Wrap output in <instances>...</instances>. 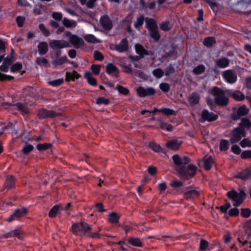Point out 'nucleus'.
I'll list each match as a JSON object with an SVG mask.
<instances>
[{
	"label": "nucleus",
	"mask_w": 251,
	"mask_h": 251,
	"mask_svg": "<svg viewBox=\"0 0 251 251\" xmlns=\"http://www.w3.org/2000/svg\"><path fill=\"white\" fill-rule=\"evenodd\" d=\"M164 51L167 57L176 56L177 54V47L174 44H168L165 46Z\"/></svg>",
	"instance_id": "obj_14"
},
{
	"label": "nucleus",
	"mask_w": 251,
	"mask_h": 251,
	"mask_svg": "<svg viewBox=\"0 0 251 251\" xmlns=\"http://www.w3.org/2000/svg\"><path fill=\"white\" fill-rule=\"evenodd\" d=\"M160 29L164 31H168L171 29L169 26V23L168 22H162L160 24Z\"/></svg>",
	"instance_id": "obj_62"
},
{
	"label": "nucleus",
	"mask_w": 251,
	"mask_h": 251,
	"mask_svg": "<svg viewBox=\"0 0 251 251\" xmlns=\"http://www.w3.org/2000/svg\"><path fill=\"white\" fill-rule=\"evenodd\" d=\"M241 158L243 159L251 158V150L244 151L241 154Z\"/></svg>",
	"instance_id": "obj_61"
},
{
	"label": "nucleus",
	"mask_w": 251,
	"mask_h": 251,
	"mask_svg": "<svg viewBox=\"0 0 251 251\" xmlns=\"http://www.w3.org/2000/svg\"><path fill=\"white\" fill-rule=\"evenodd\" d=\"M144 21V17L143 15L140 16L136 20V21L134 24V26L136 29L139 28L140 26H141L143 24Z\"/></svg>",
	"instance_id": "obj_51"
},
{
	"label": "nucleus",
	"mask_w": 251,
	"mask_h": 251,
	"mask_svg": "<svg viewBox=\"0 0 251 251\" xmlns=\"http://www.w3.org/2000/svg\"><path fill=\"white\" fill-rule=\"evenodd\" d=\"M246 128L247 129L250 130L251 128V122L247 118H243L241 119V122L239 124L238 127Z\"/></svg>",
	"instance_id": "obj_37"
},
{
	"label": "nucleus",
	"mask_w": 251,
	"mask_h": 251,
	"mask_svg": "<svg viewBox=\"0 0 251 251\" xmlns=\"http://www.w3.org/2000/svg\"><path fill=\"white\" fill-rule=\"evenodd\" d=\"M200 100V96L197 92H193L190 96L188 101L191 106L197 104Z\"/></svg>",
	"instance_id": "obj_30"
},
{
	"label": "nucleus",
	"mask_w": 251,
	"mask_h": 251,
	"mask_svg": "<svg viewBox=\"0 0 251 251\" xmlns=\"http://www.w3.org/2000/svg\"><path fill=\"white\" fill-rule=\"evenodd\" d=\"M16 178L14 176L9 175L6 177V179L4 184V188L11 189L15 187Z\"/></svg>",
	"instance_id": "obj_25"
},
{
	"label": "nucleus",
	"mask_w": 251,
	"mask_h": 251,
	"mask_svg": "<svg viewBox=\"0 0 251 251\" xmlns=\"http://www.w3.org/2000/svg\"><path fill=\"white\" fill-rule=\"evenodd\" d=\"M85 40L90 43H98L99 41L97 40V38L93 34H87L84 36Z\"/></svg>",
	"instance_id": "obj_47"
},
{
	"label": "nucleus",
	"mask_w": 251,
	"mask_h": 251,
	"mask_svg": "<svg viewBox=\"0 0 251 251\" xmlns=\"http://www.w3.org/2000/svg\"><path fill=\"white\" fill-rule=\"evenodd\" d=\"M216 65L221 69L227 67L229 65V60L226 57L218 58L215 61Z\"/></svg>",
	"instance_id": "obj_26"
},
{
	"label": "nucleus",
	"mask_w": 251,
	"mask_h": 251,
	"mask_svg": "<svg viewBox=\"0 0 251 251\" xmlns=\"http://www.w3.org/2000/svg\"><path fill=\"white\" fill-rule=\"evenodd\" d=\"M37 47L39 53L41 55H44L48 52L49 46L46 42H40Z\"/></svg>",
	"instance_id": "obj_29"
},
{
	"label": "nucleus",
	"mask_w": 251,
	"mask_h": 251,
	"mask_svg": "<svg viewBox=\"0 0 251 251\" xmlns=\"http://www.w3.org/2000/svg\"><path fill=\"white\" fill-rule=\"evenodd\" d=\"M64 82L63 78H59L52 81H49V85L53 87H58Z\"/></svg>",
	"instance_id": "obj_53"
},
{
	"label": "nucleus",
	"mask_w": 251,
	"mask_h": 251,
	"mask_svg": "<svg viewBox=\"0 0 251 251\" xmlns=\"http://www.w3.org/2000/svg\"><path fill=\"white\" fill-rule=\"evenodd\" d=\"M216 43V41L213 37H207L204 39L203 44L207 48L211 47Z\"/></svg>",
	"instance_id": "obj_35"
},
{
	"label": "nucleus",
	"mask_w": 251,
	"mask_h": 251,
	"mask_svg": "<svg viewBox=\"0 0 251 251\" xmlns=\"http://www.w3.org/2000/svg\"><path fill=\"white\" fill-rule=\"evenodd\" d=\"M152 74L154 76L159 78L164 75V72L160 68H157L152 71Z\"/></svg>",
	"instance_id": "obj_50"
},
{
	"label": "nucleus",
	"mask_w": 251,
	"mask_h": 251,
	"mask_svg": "<svg viewBox=\"0 0 251 251\" xmlns=\"http://www.w3.org/2000/svg\"><path fill=\"white\" fill-rule=\"evenodd\" d=\"M160 113H163L167 117L172 115H175L176 114V112L174 109L169 108H161V110H160Z\"/></svg>",
	"instance_id": "obj_45"
},
{
	"label": "nucleus",
	"mask_w": 251,
	"mask_h": 251,
	"mask_svg": "<svg viewBox=\"0 0 251 251\" xmlns=\"http://www.w3.org/2000/svg\"><path fill=\"white\" fill-rule=\"evenodd\" d=\"M137 92L140 97L143 98L154 95L155 90L152 87L145 88L142 86H139L137 89Z\"/></svg>",
	"instance_id": "obj_11"
},
{
	"label": "nucleus",
	"mask_w": 251,
	"mask_h": 251,
	"mask_svg": "<svg viewBox=\"0 0 251 251\" xmlns=\"http://www.w3.org/2000/svg\"><path fill=\"white\" fill-rule=\"evenodd\" d=\"M174 163L177 166L176 168V171L180 176L184 180H189L193 177L197 172V167L192 164H189L187 166L182 165V159L178 154H175L172 156Z\"/></svg>",
	"instance_id": "obj_1"
},
{
	"label": "nucleus",
	"mask_w": 251,
	"mask_h": 251,
	"mask_svg": "<svg viewBox=\"0 0 251 251\" xmlns=\"http://www.w3.org/2000/svg\"><path fill=\"white\" fill-rule=\"evenodd\" d=\"M249 109L248 108L246 105H242L240 106L236 111H234L231 114V118L233 121H237L239 120L242 116H245L248 114Z\"/></svg>",
	"instance_id": "obj_8"
},
{
	"label": "nucleus",
	"mask_w": 251,
	"mask_h": 251,
	"mask_svg": "<svg viewBox=\"0 0 251 251\" xmlns=\"http://www.w3.org/2000/svg\"><path fill=\"white\" fill-rule=\"evenodd\" d=\"M242 148L251 147V141L249 138H245L240 143Z\"/></svg>",
	"instance_id": "obj_63"
},
{
	"label": "nucleus",
	"mask_w": 251,
	"mask_h": 251,
	"mask_svg": "<svg viewBox=\"0 0 251 251\" xmlns=\"http://www.w3.org/2000/svg\"><path fill=\"white\" fill-rule=\"evenodd\" d=\"M220 150L221 151H226L229 148V142L226 139H222L219 145Z\"/></svg>",
	"instance_id": "obj_41"
},
{
	"label": "nucleus",
	"mask_w": 251,
	"mask_h": 251,
	"mask_svg": "<svg viewBox=\"0 0 251 251\" xmlns=\"http://www.w3.org/2000/svg\"><path fill=\"white\" fill-rule=\"evenodd\" d=\"M14 79V76L7 75L6 74L1 73L0 72V81H4L6 80H11Z\"/></svg>",
	"instance_id": "obj_59"
},
{
	"label": "nucleus",
	"mask_w": 251,
	"mask_h": 251,
	"mask_svg": "<svg viewBox=\"0 0 251 251\" xmlns=\"http://www.w3.org/2000/svg\"><path fill=\"white\" fill-rule=\"evenodd\" d=\"M190 187L189 186L186 188V189L187 191L184 192V193H183L184 198L187 200H192V199H194L198 198L200 196V194H201L200 192H199L196 190H189L188 189Z\"/></svg>",
	"instance_id": "obj_15"
},
{
	"label": "nucleus",
	"mask_w": 251,
	"mask_h": 251,
	"mask_svg": "<svg viewBox=\"0 0 251 251\" xmlns=\"http://www.w3.org/2000/svg\"><path fill=\"white\" fill-rule=\"evenodd\" d=\"M28 213V210L25 207L16 209L11 215L6 219V221L11 223L14 221L19 220L24 217Z\"/></svg>",
	"instance_id": "obj_7"
},
{
	"label": "nucleus",
	"mask_w": 251,
	"mask_h": 251,
	"mask_svg": "<svg viewBox=\"0 0 251 251\" xmlns=\"http://www.w3.org/2000/svg\"><path fill=\"white\" fill-rule=\"evenodd\" d=\"M50 47L53 50H57L55 52V55L56 58L60 57L62 51L60 50L63 48H69L71 47L69 43L64 40H53L49 43Z\"/></svg>",
	"instance_id": "obj_6"
},
{
	"label": "nucleus",
	"mask_w": 251,
	"mask_h": 251,
	"mask_svg": "<svg viewBox=\"0 0 251 251\" xmlns=\"http://www.w3.org/2000/svg\"><path fill=\"white\" fill-rule=\"evenodd\" d=\"M222 76L225 81L229 84H234L237 80V75L232 70H227L224 71Z\"/></svg>",
	"instance_id": "obj_9"
},
{
	"label": "nucleus",
	"mask_w": 251,
	"mask_h": 251,
	"mask_svg": "<svg viewBox=\"0 0 251 251\" xmlns=\"http://www.w3.org/2000/svg\"><path fill=\"white\" fill-rule=\"evenodd\" d=\"M149 147L155 152L165 153L166 152L164 149L162 148L159 144L154 142H150Z\"/></svg>",
	"instance_id": "obj_31"
},
{
	"label": "nucleus",
	"mask_w": 251,
	"mask_h": 251,
	"mask_svg": "<svg viewBox=\"0 0 251 251\" xmlns=\"http://www.w3.org/2000/svg\"><path fill=\"white\" fill-rule=\"evenodd\" d=\"M34 150V146L31 144L25 145L22 148V152L25 155H27Z\"/></svg>",
	"instance_id": "obj_46"
},
{
	"label": "nucleus",
	"mask_w": 251,
	"mask_h": 251,
	"mask_svg": "<svg viewBox=\"0 0 251 251\" xmlns=\"http://www.w3.org/2000/svg\"><path fill=\"white\" fill-rule=\"evenodd\" d=\"M231 137L230 141L232 144L236 143L241 140V136L238 132L233 131V129L231 132Z\"/></svg>",
	"instance_id": "obj_42"
},
{
	"label": "nucleus",
	"mask_w": 251,
	"mask_h": 251,
	"mask_svg": "<svg viewBox=\"0 0 251 251\" xmlns=\"http://www.w3.org/2000/svg\"><path fill=\"white\" fill-rule=\"evenodd\" d=\"M56 116L57 114L55 112L51 110H48L46 109H43L40 110L38 112V116L40 119H43L48 117L54 118Z\"/></svg>",
	"instance_id": "obj_22"
},
{
	"label": "nucleus",
	"mask_w": 251,
	"mask_h": 251,
	"mask_svg": "<svg viewBox=\"0 0 251 251\" xmlns=\"http://www.w3.org/2000/svg\"><path fill=\"white\" fill-rule=\"evenodd\" d=\"M202 161L203 167L206 171H209L214 163L213 158L211 156H205L202 158Z\"/></svg>",
	"instance_id": "obj_24"
},
{
	"label": "nucleus",
	"mask_w": 251,
	"mask_h": 251,
	"mask_svg": "<svg viewBox=\"0 0 251 251\" xmlns=\"http://www.w3.org/2000/svg\"><path fill=\"white\" fill-rule=\"evenodd\" d=\"M62 24L66 27L70 28L75 27L76 25V22L73 20H69L64 18L62 20Z\"/></svg>",
	"instance_id": "obj_43"
},
{
	"label": "nucleus",
	"mask_w": 251,
	"mask_h": 251,
	"mask_svg": "<svg viewBox=\"0 0 251 251\" xmlns=\"http://www.w3.org/2000/svg\"><path fill=\"white\" fill-rule=\"evenodd\" d=\"M106 72L108 75L118 78L119 70L118 68L112 63H108L106 66Z\"/></svg>",
	"instance_id": "obj_16"
},
{
	"label": "nucleus",
	"mask_w": 251,
	"mask_h": 251,
	"mask_svg": "<svg viewBox=\"0 0 251 251\" xmlns=\"http://www.w3.org/2000/svg\"><path fill=\"white\" fill-rule=\"evenodd\" d=\"M52 146L51 143H45L43 144H38L36 148L39 151H45L49 149H50Z\"/></svg>",
	"instance_id": "obj_38"
},
{
	"label": "nucleus",
	"mask_w": 251,
	"mask_h": 251,
	"mask_svg": "<svg viewBox=\"0 0 251 251\" xmlns=\"http://www.w3.org/2000/svg\"><path fill=\"white\" fill-rule=\"evenodd\" d=\"M117 89L120 94L124 95H127L129 93L128 89L120 85L117 86Z\"/></svg>",
	"instance_id": "obj_57"
},
{
	"label": "nucleus",
	"mask_w": 251,
	"mask_h": 251,
	"mask_svg": "<svg viewBox=\"0 0 251 251\" xmlns=\"http://www.w3.org/2000/svg\"><path fill=\"white\" fill-rule=\"evenodd\" d=\"M226 94L232 97L234 100L238 101H242L245 98V95L241 91L238 90L234 91L228 90L226 91Z\"/></svg>",
	"instance_id": "obj_20"
},
{
	"label": "nucleus",
	"mask_w": 251,
	"mask_h": 251,
	"mask_svg": "<svg viewBox=\"0 0 251 251\" xmlns=\"http://www.w3.org/2000/svg\"><path fill=\"white\" fill-rule=\"evenodd\" d=\"M109 103V100L104 97H100L96 100V104L98 105L104 104L105 105H108Z\"/></svg>",
	"instance_id": "obj_49"
},
{
	"label": "nucleus",
	"mask_w": 251,
	"mask_h": 251,
	"mask_svg": "<svg viewBox=\"0 0 251 251\" xmlns=\"http://www.w3.org/2000/svg\"><path fill=\"white\" fill-rule=\"evenodd\" d=\"M201 118L203 121L213 122L218 118V115L212 112H209L207 109H203L201 114Z\"/></svg>",
	"instance_id": "obj_10"
},
{
	"label": "nucleus",
	"mask_w": 251,
	"mask_h": 251,
	"mask_svg": "<svg viewBox=\"0 0 251 251\" xmlns=\"http://www.w3.org/2000/svg\"><path fill=\"white\" fill-rule=\"evenodd\" d=\"M94 57L96 60L102 61L104 59V56L102 53L98 50H95L94 53Z\"/></svg>",
	"instance_id": "obj_58"
},
{
	"label": "nucleus",
	"mask_w": 251,
	"mask_h": 251,
	"mask_svg": "<svg viewBox=\"0 0 251 251\" xmlns=\"http://www.w3.org/2000/svg\"><path fill=\"white\" fill-rule=\"evenodd\" d=\"M25 19L24 17L21 16H18L16 17V21L19 27H22L23 26Z\"/></svg>",
	"instance_id": "obj_64"
},
{
	"label": "nucleus",
	"mask_w": 251,
	"mask_h": 251,
	"mask_svg": "<svg viewBox=\"0 0 251 251\" xmlns=\"http://www.w3.org/2000/svg\"><path fill=\"white\" fill-rule=\"evenodd\" d=\"M241 215L244 218H249L251 215V210L248 208H242L241 209Z\"/></svg>",
	"instance_id": "obj_55"
},
{
	"label": "nucleus",
	"mask_w": 251,
	"mask_h": 251,
	"mask_svg": "<svg viewBox=\"0 0 251 251\" xmlns=\"http://www.w3.org/2000/svg\"><path fill=\"white\" fill-rule=\"evenodd\" d=\"M160 89L164 92H168L170 89V86L167 83L162 82L159 84Z\"/></svg>",
	"instance_id": "obj_60"
},
{
	"label": "nucleus",
	"mask_w": 251,
	"mask_h": 251,
	"mask_svg": "<svg viewBox=\"0 0 251 251\" xmlns=\"http://www.w3.org/2000/svg\"><path fill=\"white\" fill-rule=\"evenodd\" d=\"M100 24L105 30L109 31L113 27L112 21L107 15L102 16L100 18Z\"/></svg>",
	"instance_id": "obj_12"
},
{
	"label": "nucleus",
	"mask_w": 251,
	"mask_h": 251,
	"mask_svg": "<svg viewBox=\"0 0 251 251\" xmlns=\"http://www.w3.org/2000/svg\"><path fill=\"white\" fill-rule=\"evenodd\" d=\"M155 121L159 123V128L160 129L169 132H171L173 130V126L170 124H168L163 121L162 118H156Z\"/></svg>",
	"instance_id": "obj_23"
},
{
	"label": "nucleus",
	"mask_w": 251,
	"mask_h": 251,
	"mask_svg": "<svg viewBox=\"0 0 251 251\" xmlns=\"http://www.w3.org/2000/svg\"><path fill=\"white\" fill-rule=\"evenodd\" d=\"M146 27L148 29L151 38L155 42L160 39V35L158 31V26L155 21L150 18L146 19Z\"/></svg>",
	"instance_id": "obj_3"
},
{
	"label": "nucleus",
	"mask_w": 251,
	"mask_h": 251,
	"mask_svg": "<svg viewBox=\"0 0 251 251\" xmlns=\"http://www.w3.org/2000/svg\"><path fill=\"white\" fill-rule=\"evenodd\" d=\"M23 68L21 63L17 62L11 65L10 67V71L12 73H16L21 70Z\"/></svg>",
	"instance_id": "obj_48"
},
{
	"label": "nucleus",
	"mask_w": 251,
	"mask_h": 251,
	"mask_svg": "<svg viewBox=\"0 0 251 251\" xmlns=\"http://www.w3.org/2000/svg\"><path fill=\"white\" fill-rule=\"evenodd\" d=\"M211 94L214 97V102L220 107H225L228 105L229 99L226 96V91L217 86L213 87L211 91Z\"/></svg>",
	"instance_id": "obj_2"
},
{
	"label": "nucleus",
	"mask_w": 251,
	"mask_h": 251,
	"mask_svg": "<svg viewBox=\"0 0 251 251\" xmlns=\"http://www.w3.org/2000/svg\"><path fill=\"white\" fill-rule=\"evenodd\" d=\"M3 63L0 66V70L3 72H7L10 65L12 64L13 62V57L11 56H7L6 57H4V59L2 60Z\"/></svg>",
	"instance_id": "obj_17"
},
{
	"label": "nucleus",
	"mask_w": 251,
	"mask_h": 251,
	"mask_svg": "<svg viewBox=\"0 0 251 251\" xmlns=\"http://www.w3.org/2000/svg\"><path fill=\"white\" fill-rule=\"evenodd\" d=\"M127 243L133 246L137 247H143V243L138 238L129 237L128 239Z\"/></svg>",
	"instance_id": "obj_32"
},
{
	"label": "nucleus",
	"mask_w": 251,
	"mask_h": 251,
	"mask_svg": "<svg viewBox=\"0 0 251 251\" xmlns=\"http://www.w3.org/2000/svg\"><path fill=\"white\" fill-rule=\"evenodd\" d=\"M69 42L75 49H79L84 45V42L83 39L76 35H73L70 37Z\"/></svg>",
	"instance_id": "obj_13"
},
{
	"label": "nucleus",
	"mask_w": 251,
	"mask_h": 251,
	"mask_svg": "<svg viewBox=\"0 0 251 251\" xmlns=\"http://www.w3.org/2000/svg\"><path fill=\"white\" fill-rule=\"evenodd\" d=\"M164 72V75L166 76H169L172 74L175 73V69L172 64H170L168 67L165 69Z\"/></svg>",
	"instance_id": "obj_52"
},
{
	"label": "nucleus",
	"mask_w": 251,
	"mask_h": 251,
	"mask_svg": "<svg viewBox=\"0 0 251 251\" xmlns=\"http://www.w3.org/2000/svg\"><path fill=\"white\" fill-rule=\"evenodd\" d=\"M182 142L178 139H173L168 141L166 146L168 149L171 150H177L182 144Z\"/></svg>",
	"instance_id": "obj_27"
},
{
	"label": "nucleus",
	"mask_w": 251,
	"mask_h": 251,
	"mask_svg": "<svg viewBox=\"0 0 251 251\" xmlns=\"http://www.w3.org/2000/svg\"><path fill=\"white\" fill-rule=\"evenodd\" d=\"M250 177H251V171L249 168H246L241 172H238L234 176L235 178L245 181L248 180Z\"/></svg>",
	"instance_id": "obj_18"
},
{
	"label": "nucleus",
	"mask_w": 251,
	"mask_h": 251,
	"mask_svg": "<svg viewBox=\"0 0 251 251\" xmlns=\"http://www.w3.org/2000/svg\"><path fill=\"white\" fill-rule=\"evenodd\" d=\"M128 49V41L126 38H123L120 42L115 45V50L119 52H124Z\"/></svg>",
	"instance_id": "obj_19"
},
{
	"label": "nucleus",
	"mask_w": 251,
	"mask_h": 251,
	"mask_svg": "<svg viewBox=\"0 0 251 251\" xmlns=\"http://www.w3.org/2000/svg\"><path fill=\"white\" fill-rule=\"evenodd\" d=\"M209 249V243L205 239H201L200 242L199 251H210Z\"/></svg>",
	"instance_id": "obj_39"
},
{
	"label": "nucleus",
	"mask_w": 251,
	"mask_h": 251,
	"mask_svg": "<svg viewBox=\"0 0 251 251\" xmlns=\"http://www.w3.org/2000/svg\"><path fill=\"white\" fill-rule=\"evenodd\" d=\"M71 228L74 235L79 236H84L92 230L91 226L83 222L73 224Z\"/></svg>",
	"instance_id": "obj_5"
},
{
	"label": "nucleus",
	"mask_w": 251,
	"mask_h": 251,
	"mask_svg": "<svg viewBox=\"0 0 251 251\" xmlns=\"http://www.w3.org/2000/svg\"><path fill=\"white\" fill-rule=\"evenodd\" d=\"M228 199L234 201L233 205L234 207H238L242 203L246 197V194L244 190L240 189L238 193L234 189L228 191L226 194Z\"/></svg>",
	"instance_id": "obj_4"
},
{
	"label": "nucleus",
	"mask_w": 251,
	"mask_h": 251,
	"mask_svg": "<svg viewBox=\"0 0 251 251\" xmlns=\"http://www.w3.org/2000/svg\"><path fill=\"white\" fill-rule=\"evenodd\" d=\"M204 1L210 6L213 11L217 9L218 5L215 0H204Z\"/></svg>",
	"instance_id": "obj_54"
},
{
	"label": "nucleus",
	"mask_w": 251,
	"mask_h": 251,
	"mask_svg": "<svg viewBox=\"0 0 251 251\" xmlns=\"http://www.w3.org/2000/svg\"><path fill=\"white\" fill-rule=\"evenodd\" d=\"M67 61V57L66 55L61 57L56 58L55 59L52 60L51 64L54 67L60 66L65 63Z\"/></svg>",
	"instance_id": "obj_34"
},
{
	"label": "nucleus",
	"mask_w": 251,
	"mask_h": 251,
	"mask_svg": "<svg viewBox=\"0 0 251 251\" xmlns=\"http://www.w3.org/2000/svg\"><path fill=\"white\" fill-rule=\"evenodd\" d=\"M135 49L136 52L142 57H143L145 55L149 54L148 51L145 49L140 44H136L135 46Z\"/></svg>",
	"instance_id": "obj_33"
},
{
	"label": "nucleus",
	"mask_w": 251,
	"mask_h": 251,
	"mask_svg": "<svg viewBox=\"0 0 251 251\" xmlns=\"http://www.w3.org/2000/svg\"><path fill=\"white\" fill-rule=\"evenodd\" d=\"M80 76L79 74L75 70L72 73L67 72L65 75V81L67 82L74 81L75 79H78Z\"/></svg>",
	"instance_id": "obj_28"
},
{
	"label": "nucleus",
	"mask_w": 251,
	"mask_h": 251,
	"mask_svg": "<svg viewBox=\"0 0 251 251\" xmlns=\"http://www.w3.org/2000/svg\"><path fill=\"white\" fill-rule=\"evenodd\" d=\"M63 210V207L59 204L54 205L49 211L48 216L50 218H55Z\"/></svg>",
	"instance_id": "obj_21"
},
{
	"label": "nucleus",
	"mask_w": 251,
	"mask_h": 251,
	"mask_svg": "<svg viewBox=\"0 0 251 251\" xmlns=\"http://www.w3.org/2000/svg\"><path fill=\"white\" fill-rule=\"evenodd\" d=\"M120 216L115 212H111L108 215V221L111 224H117L119 223Z\"/></svg>",
	"instance_id": "obj_36"
},
{
	"label": "nucleus",
	"mask_w": 251,
	"mask_h": 251,
	"mask_svg": "<svg viewBox=\"0 0 251 251\" xmlns=\"http://www.w3.org/2000/svg\"><path fill=\"white\" fill-rule=\"evenodd\" d=\"M15 105L17 107L18 109L25 114H27L28 112V107L27 104L21 102H17Z\"/></svg>",
	"instance_id": "obj_40"
},
{
	"label": "nucleus",
	"mask_w": 251,
	"mask_h": 251,
	"mask_svg": "<svg viewBox=\"0 0 251 251\" xmlns=\"http://www.w3.org/2000/svg\"><path fill=\"white\" fill-rule=\"evenodd\" d=\"M205 71V67L203 64H201L197 67H196L193 70V73L196 75H199L203 73H204Z\"/></svg>",
	"instance_id": "obj_44"
},
{
	"label": "nucleus",
	"mask_w": 251,
	"mask_h": 251,
	"mask_svg": "<svg viewBox=\"0 0 251 251\" xmlns=\"http://www.w3.org/2000/svg\"><path fill=\"white\" fill-rule=\"evenodd\" d=\"M39 28L45 36L48 37L50 36V32L48 29L46 28V26L43 24H40L39 25Z\"/></svg>",
	"instance_id": "obj_56"
}]
</instances>
